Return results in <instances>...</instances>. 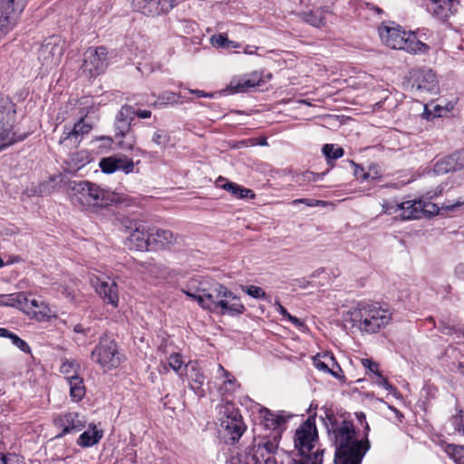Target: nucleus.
<instances>
[{
    "mask_svg": "<svg viewBox=\"0 0 464 464\" xmlns=\"http://www.w3.org/2000/svg\"><path fill=\"white\" fill-rule=\"evenodd\" d=\"M53 424L62 430L57 437H62L65 434L81 431L85 427L86 420L77 412H66L55 417Z\"/></svg>",
    "mask_w": 464,
    "mask_h": 464,
    "instance_id": "6ab92c4d",
    "label": "nucleus"
},
{
    "mask_svg": "<svg viewBox=\"0 0 464 464\" xmlns=\"http://www.w3.org/2000/svg\"><path fill=\"white\" fill-rule=\"evenodd\" d=\"M90 282L99 295L102 296L108 304H111L113 307L118 306L119 295L117 284L113 280H111L103 275L98 276L91 274Z\"/></svg>",
    "mask_w": 464,
    "mask_h": 464,
    "instance_id": "f3484780",
    "label": "nucleus"
},
{
    "mask_svg": "<svg viewBox=\"0 0 464 464\" xmlns=\"http://www.w3.org/2000/svg\"><path fill=\"white\" fill-rule=\"evenodd\" d=\"M80 365L75 361L65 360L63 362L60 371L63 374L65 380L71 381L72 378H76L79 375Z\"/></svg>",
    "mask_w": 464,
    "mask_h": 464,
    "instance_id": "a19ab883",
    "label": "nucleus"
},
{
    "mask_svg": "<svg viewBox=\"0 0 464 464\" xmlns=\"http://www.w3.org/2000/svg\"><path fill=\"white\" fill-rule=\"evenodd\" d=\"M445 452L456 464H464V446L449 444L445 448Z\"/></svg>",
    "mask_w": 464,
    "mask_h": 464,
    "instance_id": "37998d69",
    "label": "nucleus"
},
{
    "mask_svg": "<svg viewBox=\"0 0 464 464\" xmlns=\"http://www.w3.org/2000/svg\"><path fill=\"white\" fill-rule=\"evenodd\" d=\"M361 363L368 371L369 378L380 372L379 364L372 359L363 358L361 360Z\"/></svg>",
    "mask_w": 464,
    "mask_h": 464,
    "instance_id": "603ef678",
    "label": "nucleus"
},
{
    "mask_svg": "<svg viewBox=\"0 0 464 464\" xmlns=\"http://www.w3.org/2000/svg\"><path fill=\"white\" fill-rule=\"evenodd\" d=\"M429 12L433 18L446 22L459 11V0H430Z\"/></svg>",
    "mask_w": 464,
    "mask_h": 464,
    "instance_id": "412c9836",
    "label": "nucleus"
},
{
    "mask_svg": "<svg viewBox=\"0 0 464 464\" xmlns=\"http://www.w3.org/2000/svg\"><path fill=\"white\" fill-rule=\"evenodd\" d=\"M216 184L218 187L231 193L237 198H255L256 197L255 193L251 189L246 188L237 183L227 181L222 177H219L217 179Z\"/></svg>",
    "mask_w": 464,
    "mask_h": 464,
    "instance_id": "7c9ffc66",
    "label": "nucleus"
},
{
    "mask_svg": "<svg viewBox=\"0 0 464 464\" xmlns=\"http://www.w3.org/2000/svg\"><path fill=\"white\" fill-rule=\"evenodd\" d=\"M379 35L382 42L392 49L415 54L427 53L430 51V46L420 42L414 33L406 32L400 26H381Z\"/></svg>",
    "mask_w": 464,
    "mask_h": 464,
    "instance_id": "0eeeda50",
    "label": "nucleus"
},
{
    "mask_svg": "<svg viewBox=\"0 0 464 464\" xmlns=\"http://www.w3.org/2000/svg\"><path fill=\"white\" fill-rule=\"evenodd\" d=\"M134 115H137L140 119H147L150 117L151 111L149 110H140L137 111H134Z\"/></svg>",
    "mask_w": 464,
    "mask_h": 464,
    "instance_id": "774afa93",
    "label": "nucleus"
},
{
    "mask_svg": "<svg viewBox=\"0 0 464 464\" xmlns=\"http://www.w3.org/2000/svg\"><path fill=\"white\" fill-rule=\"evenodd\" d=\"M63 181L62 176H55L50 179V180L46 183H44L40 185L39 189L35 190L34 194H37L39 196H43L46 193H52L53 191L56 190V185L59 182Z\"/></svg>",
    "mask_w": 464,
    "mask_h": 464,
    "instance_id": "49530a36",
    "label": "nucleus"
},
{
    "mask_svg": "<svg viewBox=\"0 0 464 464\" xmlns=\"http://www.w3.org/2000/svg\"><path fill=\"white\" fill-rule=\"evenodd\" d=\"M67 382L70 386L71 399L74 401H81L84 397L86 392L82 378L78 376L76 378H72V380L68 381Z\"/></svg>",
    "mask_w": 464,
    "mask_h": 464,
    "instance_id": "e433bc0d",
    "label": "nucleus"
},
{
    "mask_svg": "<svg viewBox=\"0 0 464 464\" xmlns=\"http://www.w3.org/2000/svg\"><path fill=\"white\" fill-rule=\"evenodd\" d=\"M103 436V430L98 429L95 424H90L88 430L83 431L77 440V444L83 448H89L97 444Z\"/></svg>",
    "mask_w": 464,
    "mask_h": 464,
    "instance_id": "2f4dec72",
    "label": "nucleus"
},
{
    "mask_svg": "<svg viewBox=\"0 0 464 464\" xmlns=\"http://www.w3.org/2000/svg\"><path fill=\"white\" fill-rule=\"evenodd\" d=\"M67 193L72 204L91 211H98L121 201L117 193L87 180L68 182Z\"/></svg>",
    "mask_w": 464,
    "mask_h": 464,
    "instance_id": "f03ea898",
    "label": "nucleus"
},
{
    "mask_svg": "<svg viewBox=\"0 0 464 464\" xmlns=\"http://www.w3.org/2000/svg\"><path fill=\"white\" fill-rule=\"evenodd\" d=\"M218 420L220 431L233 441L238 440L245 431L241 416L231 402L225 401L218 406Z\"/></svg>",
    "mask_w": 464,
    "mask_h": 464,
    "instance_id": "9d476101",
    "label": "nucleus"
},
{
    "mask_svg": "<svg viewBox=\"0 0 464 464\" xmlns=\"http://www.w3.org/2000/svg\"><path fill=\"white\" fill-rule=\"evenodd\" d=\"M27 0H3L0 5V40L11 32L20 18Z\"/></svg>",
    "mask_w": 464,
    "mask_h": 464,
    "instance_id": "2eb2a0df",
    "label": "nucleus"
},
{
    "mask_svg": "<svg viewBox=\"0 0 464 464\" xmlns=\"http://www.w3.org/2000/svg\"><path fill=\"white\" fill-rule=\"evenodd\" d=\"M179 96L174 92H165L161 95L160 100L163 103L173 104L179 102Z\"/></svg>",
    "mask_w": 464,
    "mask_h": 464,
    "instance_id": "13d9d810",
    "label": "nucleus"
},
{
    "mask_svg": "<svg viewBox=\"0 0 464 464\" xmlns=\"http://www.w3.org/2000/svg\"><path fill=\"white\" fill-rule=\"evenodd\" d=\"M464 169V150H458L452 154L442 157L434 165L433 171L436 174H445L450 171H457Z\"/></svg>",
    "mask_w": 464,
    "mask_h": 464,
    "instance_id": "393cba45",
    "label": "nucleus"
},
{
    "mask_svg": "<svg viewBox=\"0 0 464 464\" xmlns=\"http://www.w3.org/2000/svg\"><path fill=\"white\" fill-rule=\"evenodd\" d=\"M248 145H258V146L267 145V140H266V137L260 136V137L256 138V139H251L249 140V144Z\"/></svg>",
    "mask_w": 464,
    "mask_h": 464,
    "instance_id": "e2e57ef3",
    "label": "nucleus"
},
{
    "mask_svg": "<svg viewBox=\"0 0 464 464\" xmlns=\"http://www.w3.org/2000/svg\"><path fill=\"white\" fill-rule=\"evenodd\" d=\"M175 241L170 230L153 228L150 229V247L153 249L164 248Z\"/></svg>",
    "mask_w": 464,
    "mask_h": 464,
    "instance_id": "c756f323",
    "label": "nucleus"
},
{
    "mask_svg": "<svg viewBox=\"0 0 464 464\" xmlns=\"http://www.w3.org/2000/svg\"><path fill=\"white\" fill-rule=\"evenodd\" d=\"M292 204L293 205L304 204L308 207H317V206L324 205V202L321 200H315V199L299 198V199H295L292 202Z\"/></svg>",
    "mask_w": 464,
    "mask_h": 464,
    "instance_id": "bf43d9fd",
    "label": "nucleus"
},
{
    "mask_svg": "<svg viewBox=\"0 0 464 464\" xmlns=\"http://www.w3.org/2000/svg\"><path fill=\"white\" fill-rule=\"evenodd\" d=\"M313 363L316 369L327 373L330 367L335 364V359L333 354L328 353H318L313 357Z\"/></svg>",
    "mask_w": 464,
    "mask_h": 464,
    "instance_id": "4c0bfd02",
    "label": "nucleus"
},
{
    "mask_svg": "<svg viewBox=\"0 0 464 464\" xmlns=\"http://www.w3.org/2000/svg\"><path fill=\"white\" fill-rule=\"evenodd\" d=\"M91 161L90 155L87 150H82L75 153H72L66 162L72 170H78Z\"/></svg>",
    "mask_w": 464,
    "mask_h": 464,
    "instance_id": "c9c22d12",
    "label": "nucleus"
},
{
    "mask_svg": "<svg viewBox=\"0 0 464 464\" xmlns=\"http://www.w3.org/2000/svg\"><path fill=\"white\" fill-rule=\"evenodd\" d=\"M327 373L331 374L333 377L343 381L344 375L343 374V371L339 364L335 362L334 366H331Z\"/></svg>",
    "mask_w": 464,
    "mask_h": 464,
    "instance_id": "052dcab7",
    "label": "nucleus"
},
{
    "mask_svg": "<svg viewBox=\"0 0 464 464\" xmlns=\"http://www.w3.org/2000/svg\"><path fill=\"white\" fill-rule=\"evenodd\" d=\"M26 303V294L23 292L0 295V306L15 307L22 311L23 304Z\"/></svg>",
    "mask_w": 464,
    "mask_h": 464,
    "instance_id": "f704fd0d",
    "label": "nucleus"
},
{
    "mask_svg": "<svg viewBox=\"0 0 464 464\" xmlns=\"http://www.w3.org/2000/svg\"><path fill=\"white\" fill-rule=\"evenodd\" d=\"M173 0H136L135 9L147 16H157L169 12Z\"/></svg>",
    "mask_w": 464,
    "mask_h": 464,
    "instance_id": "b1692460",
    "label": "nucleus"
},
{
    "mask_svg": "<svg viewBox=\"0 0 464 464\" xmlns=\"http://www.w3.org/2000/svg\"><path fill=\"white\" fill-rule=\"evenodd\" d=\"M22 311L39 322L50 321L58 316L55 307L50 306L44 301L36 298L29 299L27 295L26 303L23 304Z\"/></svg>",
    "mask_w": 464,
    "mask_h": 464,
    "instance_id": "a211bd4d",
    "label": "nucleus"
},
{
    "mask_svg": "<svg viewBox=\"0 0 464 464\" xmlns=\"http://www.w3.org/2000/svg\"><path fill=\"white\" fill-rule=\"evenodd\" d=\"M392 316L391 310L378 303L359 304L348 311L346 320L361 332L374 334L388 325Z\"/></svg>",
    "mask_w": 464,
    "mask_h": 464,
    "instance_id": "423d86ee",
    "label": "nucleus"
},
{
    "mask_svg": "<svg viewBox=\"0 0 464 464\" xmlns=\"http://www.w3.org/2000/svg\"><path fill=\"white\" fill-rule=\"evenodd\" d=\"M134 117V110L130 106H122L121 111L116 116V121L114 125V136H102L100 140H107L110 142L117 143L121 145L127 142L130 145L134 142L132 131L130 130V122Z\"/></svg>",
    "mask_w": 464,
    "mask_h": 464,
    "instance_id": "ddd939ff",
    "label": "nucleus"
},
{
    "mask_svg": "<svg viewBox=\"0 0 464 464\" xmlns=\"http://www.w3.org/2000/svg\"><path fill=\"white\" fill-rule=\"evenodd\" d=\"M324 11L322 10H316L314 12H310L307 14H304V20L315 27H321L325 24V18L323 15Z\"/></svg>",
    "mask_w": 464,
    "mask_h": 464,
    "instance_id": "c03bdc74",
    "label": "nucleus"
},
{
    "mask_svg": "<svg viewBox=\"0 0 464 464\" xmlns=\"http://www.w3.org/2000/svg\"><path fill=\"white\" fill-rule=\"evenodd\" d=\"M125 245L130 249L148 250L150 247V228L140 223L134 224L126 238Z\"/></svg>",
    "mask_w": 464,
    "mask_h": 464,
    "instance_id": "4be33fe9",
    "label": "nucleus"
},
{
    "mask_svg": "<svg viewBox=\"0 0 464 464\" xmlns=\"http://www.w3.org/2000/svg\"><path fill=\"white\" fill-rule=\"evenodd\" d=\"M352 164L354 167L353 174L357 179L363 181V180H368L370 179H375L377 178L378 171L376 170L375 168L371 169L370 171H365L362 168L354 164L353 162H352Z\"/></svg>",
    "mask_w": 464,
    "mask_h": 464,
    "instance_id": "8fccbe9b",
    "label": "nucleus"
},
{
    "mask_svg": "<svg viewBox=\"0 0 464 464\" xmlns=\"http://www.w3.org/2000/svg\"><path fill=\"white\" fill-rule=\"evenodd\" d=\"M0 464H24V462L16 455L5 456L0 453Z\"/></svg>",
    "mask_w": 464,
    "mask_h": 464,
    "instance_id": "4d7b16f0",
    "label": "nucleus"
},
{
    "mask_svg": "<svg viewBox=\"0 0 464 464\" xmlns=\"http://www.w3.org/2000/svg\"><path fill=\"white\" fill-rule=\"evenodd\" d=\"M286 320H288L289 322H291L295 326H296L297 328H302L304 326V322L295 317V316H293L289 314V315L287 316Z\"/></svg>",
    "mask_w": 464,
    "mask_h": 464,
    "instance_id": "0e129e2a",
    "label": "nucleus"
},
{
    "mask_svg": "<svg viewBox=\"0 0 464 464\" xmlns=\"http://www.w3.org/2000/svg\"><path fill=\"white\" fill-rule=\"evenodd\" d=\"M188 382L189 387L199 393L202 392V387L205 383V376L196 361H190L185 365L184 381Z\"/></svg>",
    "mask_w": 464,
    "mask_h": 464,
    "instance_id": "c85d7f7f",
    "label": "nucleus"
},
{
    "mask_svg": "<svg viewBox=\"0 0 464 464\" xmlns=\"http://www.w3.org/2000/svg\"><path fill=\"white\" fill-rule=\"evenodd\" d=\"M15 104L8 97H0V145H13L23 141L27 132L14 130L15 121Z\"/></svg>",
    "mask_w": 464,
    "mask_h": 464,
    "instance_id": "1a4fd4ad",
    "label": "nucleus"
},
{
    "mask_svg": "<svg viewBox=\"0 0 464 464\" xmlns=\"http://www.w3.org/2000/svg\"><path fill=\"white\" fill-rule=\"evenodd\" d=\"M456 104V101L452 100L450 102H443L442 101L434 105L432 111L428 109V106H425L423 116L430 120L431 117H443L450 112Z\"/></svg>",
    "mask_w": 464,
    "mask_h": 464,
    "instance_id": "473e14b6",
    "label": "nucleus"
},
{
    "mask_svg": "<svg viewBox=\"0 0 464 464\" xmlns=\"http://www.w3.org/2000/svg\"><path fill=\"white\" fill-rule=\"evenodd\" d=\"M227 289V286L213 283L208 287H199L198 289L184 290V293L193 301H196L200 307L215 313L218 310V304Z\"/></svg>",
    "mask_w": 464,
    "mask_h": 464,
    "instance_id": "f8f14e48",
    "label": "nucleus"
},
{
    "mask_svg": "<svg viewBox=\"0 0 464 464\" xmlns=\"http://www.w3.org/2000/svg\"><path fill=\"white\" fill-rule=\"evenodd\" d=\"M403 86L405 90L420 97L437 95L440 92L438 76L427 67L409 71L404 78Z\"/></svg>",
    "mask_w": 464,
    "mask_h": 464,
    "instance_id": "6e6552de",
    "label": "nucleus"
},
{
    "mask_svg": "<svg viewBox=\"0 0 464 464\" xmlns=\"http://www.w3.org/2000/svg\"><path fill=\"white\" fill-rule=\"evenodd\" d=\"M322 150L329 165H333V161L343 156L342 147H323Z\"/></svg>",
    "mask_w": 464,
    "mask_h": 464,
    "instance_id": "09e8293b",
    "label": "nucleus"
},
{
    "mask_svg": "<svg viewBox=\"0 0 464 464\" xmlns=\"http://www.w3.org/2000/svg\"><path fill=\"white\" fill-rule=\"evenodd\" d=\"M64 51V42L61 37L53 35L46 39L37 52L40 70L48 72L57 66Z\"/></svg>",
    "mask_w": 464,
    "mask_h": 464,
    "instance_id": "9b49d317",
    "label": "nucleus"
},
{
    "mask_svg": "<svg viewBox=\"0 0 464 464\" xmlns=\"http://www.w3.org/2000/svg\"><path fill=\"white\" fill-rule=\"evenodd\" d=\"M140 269L141 273L155 279H164L167 274L165 266L152 261L141 262L140 264Z\"/></svg>",
    "mask_w": 464,
    "mask_h": 464,
    "instance_id": "72a5a7b5",
    "label": "nucleus"
},
{
    "mask_svg": "<svg viewBox=\"0 0 464 464\" xmlns=\"http://www.w3.org/2000/svg\"><path fill=\"white\" fill-rule=\"evenodd\" d=\"M318 431L314 417H309L295 432V464H322L324 450L318 445Z\"/></svg>",
    "mask_w": 464,
    "mask_h": 464,
    "instance_id": "20e7f679",
    "label": "nucleus"
},
{
    "mask_svg": "<svg viewBox=\"0 0 464 464\" xmlns=\"http://www.w3.org/2000/svg\"><path fill=\"white\" fill-rule=\"evenodd\" d=\"M99 166L102 170L107 174H111L118 170L126 174L134 172L133 160L122 155L103 158L100 160Z\"/></svg>",
    "mask_w": 464,
    "mask_h": 464,
    "instance_id": "5701e85b",
    "label": "nucleus"
},
{
    "mask_svg": "<svg viewBox=\"0 0 464 464\" xmlns=\"http://www.w3.org/2000/svg\"><path fill=\"white\" fill-rule=\"evenodd\" d=\"M169 366L184 381L185 362L181 354L174 353L168 359Z\"/></svg>",
    "mask_w": 464,
    "mask_h": 464,
    "instance_id": "79ce46f5",
    "label": "nucleus"
},
{
    "mask_svg": "<svg viewBox=\"0 0 464 464\" xmlns=\"http://www.w3.org/2000/svg\"><path fill=\"white\" fill-rule=\"evenodd\" d=\"M262 78L259 72H253L247 75L239 78H234L230 81L227 92L228 93L245 92L258 86Z\"/></svg>",
    "mask_w": 464,
    "mask_h": 464,
    "instance_id": "bb28decb",
    "label": "nucleus"
},
{
    "mask_svg": "<svg viewBox=\"0 0 464 464\" xmlns=\"http://www.w3.org/2000/svg\"><path fill=\"white\" fill-rule=\"evenodd\" d=\"M261 418L264 425L272 430L276 431V435H275V439L279 434V430H281L286 421L291 418L290 414H287L285 411H271L268 409H263L260 411Z\"/></svg>",
    "mask_w": 464,
    "mask_h": 464,
    "instance_id": "cd10ccee",
    "label": "nucleus"
},
{
    "mask_svg": "<svg viewBox=\"0 0 464 464\" xmlns=\"http://www.w3.org/2000/svg\"><path fill=\"white\" fill-rule=\"evenodd\" d=\"M275 306L276 311L284 317L287 318L289 315V313L286 311V309L279 303V301H276Z\"/></svg>",
    "mask_w": 464,
    "mask_h": 464,
    "instance_id": "338daca9",
    "label": "nucleus"
},
{
    "mask_svg": "<svg viewBox=\"0 0 464 464\" xmlns=\"http://www.w3.org/2000/svg\"><path fill=\"white\" fill-rule=\"evenodd\" d=\"M244 291L255 299H261L266 296V292L259 286L248 285L244 288Z\"/></svg>",
    "mask_w": 464,
    "mask_h": 464,
    "instance_id": "5fc2aeb1",
    "label": "nucleus"
},
{
    "mask_svg": "<svg viewBox=\"0 0 464 464\" xmlns=\"http://www.w3.org/2000/svg\"><path fill=\"white\" fill-rule=\"evenodd\" d=\"M211 44L216 48L222 49H237L240 47L237 42L229 40L225 34H214L210 38Z\"/></svg>",
    "mask_w": 464,
    "mask_h": 464,
    "instance_id": "58836bf2",
    "label": "nucleus"
},
{
    "mask_svg": "<svg viewBox=\"0 0 464 464\" xmlns=\"http://www.w3.org/2000/svg\"><path fill=\"white\" fill-rule=\"evenodd\" d=\"M152 141L157 144H165L170 142V137L166 131L158 130L154 133Z\"/></svg>",
    "mask_w": 464,
    "mask_h": 464,
    "instance_id": "6e6d98bb",
    "label": "nucleus"
},
{
    "mask_svg": "<svg viewBox=\"0 0 464 464\" xmlns=\"http://www.w3.org/2000/svg\"><path fill=\"white\" fill-rule=\"evenodd\" d=\"M456 411L457 412L452 417L451 421L455 431L461 433L464 436L463 411L460 409H456Z\"/></svg>",
    "mask_w": 464,
    "mask_h": 464,
    "instance_id": "3c124183",
    "label": "nucleus"
},
{
    "mask_svg": "<svg viewBox=\"0 0 464 464\" xmlns=\"http://www.w3.org/2000/svg\"><path fill=\"white\" fill-rule=\"evenodd\" d=\"M370 379L373 382L374 384L382 387L386 390L390 394L397 397L396 389L388 382V380L382 374L381 371L375 373L373 376H371Z\"/></svg>",
    "mask_w": 464,
    "mask_h": 464,
    "instance_id": "a18cd8bd",
    "label": "nucleus"
},
{
    "mask_svg": "<svg viewBox=\"0 0 464 464\" xmlns=\"http://www.w3.org/2000/svg\"><path fill=\"white\" fill-rule=\"evenodd\" d=\"M464 206V195L460 196L453 203L445 202L439 208L435 203L422 198L407 200L401 203L384 202L382 211L387 215H394L403 220L418 219L423 216H434L440 213V210L453 212L459 208Z\"/></svg>",
    "mask_w": 464,
    "mask_h": 464,
    "instance_id": "7ed1b4c3",
    "label": "nucleus"
},
{
    "mask_svg": "<svg viewBox=\"0 0 464 464\" xmlns=\"http://www.w3.org/2000/svg\"><path fill=\"white\" fill-rule=\"evenodd\" d=\"M324 177L323 173H315L312 171H304L295 176V182L300 185H305L312 182L321 180Z\"/></svg>",
    "mask_w": 464,
    "mask_h": 464,
    "instance_id": "de8ad7c7",
    "label": "nucleus"
},
{
    "mask_svg": "<svg viewBox=\"0 0 464 464\" xmlns=\"http://www.w3.org/2000/svg\"><path fill=\"white\" fill-rule=\"evenodd\" d=\"M92 358L104 372L115 369L121 363L117 345L108 336H103L100 339L99 344L92 353Z\"/></svg>",
    "mask_w": 464,
    "mask_h": 464,
    "instance_id": "4468645a",
    "label": "nucleus"
},
{
    "mask_svg": "<svg viewBox=\"0 0 464 464\" xmlns=\"http://www.w3.org/2000/svg\"><path fill=\"white\" fill-rule=\"evenodd\" d=\"M443 190H444V186L442 184H440L436 188L428 191L427 192L428 199H432V198L440 197L442 194Z\"/></svg>",
    "mask_w": 464,
    "mask_h": 464,
    "instance_id": "680f3d73",
    "label": "nucleus"
},
{
    "mask_svg": "<svg viewBox=\"0 0 464 464\" xmlns=\"http://www.w3.org/2000/svg\"><path fill=\"white\" fill-rule=\"evenodd\" d=\"M107 52L104 47L90 48L84 53L82 72L90 77H95L107 68Z\"/></svg>",
    "mask_w": 464,
    "mask_h": 464,
    "instance_id": "dca6fc26",
    "label": "nucleus"
},
{
    "mask_svg": "<svg viewBox=\"0 0 464 464\" xmlns=\"http://www.w3.org/2000/svg\"><path fill=\"white\" fill-rule=\"evenodd\" d=\"M218 378L223 380L222 390L226 392H231L236 389V378L221 364L218 366Z\"/></svg>",
    "mask_w": 464,
    "mask_h": 464,
    "instance_id": "ea45409f",
    "label": "nucleus"
},
{
    "mask_svg": "<svg viewBox=\"0 0 464 464\" xmlns=\"http://www.w3.org/2000/svg\"><path fill=\"white\" fill-rule=\"evenodd\" d=\"M245 311L246 307L241 298L227 287L215 313L222 315L237 316L244 314Z\"/></svg>",
    "mask_w": 464,
    "mask_h": 464,
    "instance_id": "aec40b11",
    "label": "nucleus"
},
{
    "mask_svg": "<svg viewBox=\"0 0 464 464\" xmlns=\"http://www.w3.org/2000/svg\"><path fill=\"white\" fill-rule=\"evenodd\" d=\"M10 341L13 343V345L17 347L21 352H23L24 353H31V348L28 345V343L25 341H24L23 339H21L15 334H12V336L10 338Z\"/></svg>",
    "mask_w": 464,
    "mask_h": 464,
    "instance_id": "864d4df0",
    "label": "nucleus"
},
{
    "mask_svg": "<svg viewBox=\"0 0 464 464\" xmlns=\"http://www.w3.org/2000/svg\"><path fill=\"white\" fill-rule=\"evenodd\" d=\"M278 448L276 440L259 442L254 448V459L259 464H277L276 451Z\"/></svg>",
    "mask_w": 464,
    "mask_h": 464,
    "instance_id": "a878e982",
    "label": "nucleus"
},
{
    "mask_svg": "<svg viewBox=\"0 0 464 464\" xmlns=\"http://www.w3.org/2000/svg\"><path fill=\"white\" fill-rule=\"evenodd\" d=\"M454 273L459 279L464 280V263L457 265Z\"/></svg>",
    "mask_w": 464,
    "mask_h": 464,
    "instance_id": "69168bd1",
    "label": "nucleus"
},
{
    "mask_svg": "<svg viewBox=\"0 0 464 464\" xmlns=\"http://www.w3.org/2000/svg\"><path fill=\"white\" fill-rule=\"evenodd\" d=\"M71 114L78 121L72 129L64 130L61 138V143L80 144L84 140L92 130L95 121L92 116L95 112L93 100L91 97H82L76 101H71L67 104Z\"/></svg>",
    "mask_w": 464,
    "mask_h": 464,
    "instance_id": "39448f33",
    "label": "nucleus"
},
{
    "mask_svg": "<svg viewBox=\"0 0 464 464\" xmlns=\"http://www.w3.org/2000/svg\"><path fill=\"white\" fill-rule=\"evenodd\" d=\"M335 446V464H361L370 449V442L365 435L362 439L356 437L353 423L343 421L333 431Z\"/></svg>",
    "mask_w": 464,
    "mask_h": 464,
    "instance_id": "f257e3e1",
    "label": "nucleus"
}]
</instances>
